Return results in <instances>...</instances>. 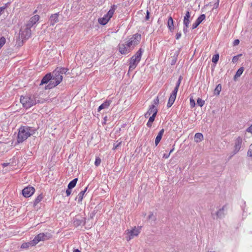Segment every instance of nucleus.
<instances>
[{
	"label": "nucleus",
	"instance_id": "nucleus-8",
	"mask_svg": "<svg viewBox=\"0 0 252 252\" xmlns=\"http://www.w3.org/2000/svg\"><path fill=\"white\" fill-rule=\"evenodd\" d=\"M141 38V35L139 33H135L126 41L130 46L133 49L135 46L138 44Z\"/></svg>",
	"mask_w": 252,
	"mask_h": 252
},
{
	"label": "nucleus",
	"instance_id": "nucleus-47",
	"mask_svg": "<svg viewBox=\"0 0 252 252\" xmlns=\"http://www.w3.org/2000/svg\"><path fill=\"white\" fill-rule=\"evenodd\" d=\"M153 103H154L153 104H154L155 106L156 105H158V103H159V98H158V96L156 98H155L154 99Z\"/></svg>",
	"mask_w": 252,
	"mask_h": 252
},
{
	"label": "nucleus",
	"instance_id": "nucleus-12",
	"mask_svg": "<svg viewBox=\"0 0 252 252\" xmlns=\"http://www.w3.org/2000/svg\"><path fill=\"white\" fill-rule=\"evenodd\" d=\"M35 189L33 187L28 186L22 190V194L25 197L31 196L34 192Z\"/></svg>",
	"mask_w": 252,
	"mask_h": 252
},
{
	"label": "nucleus",
	"instance_id": "nucleus-22",
	"mask_svg": "<svg viewBox=\"0 0 252 252\" xmlns=\"http://www.w3.org/2000/svg\"><path fill=\"white\" fill-rule=\"evenodd\" d=\"M164 132V129H163V128L161 129L158 132L157 137H156L155 143V145L156 146L158 144V143L160 141Z\"/></svg>",
	"mask_w": 252,
	"mask_h": 252
},
{
	"label": "nucleus",
	"instance_id": "nucleus-31",
	"mask_svg": "<svg viewBox=\"0 0 252 252\" xmlns=\"http://www.w3.org/2000/svg\"><path fill=\"white\" fill-rule=\"evenodd\" d=\"M221 90V84H219L216 86V88L215 89L214 94L217 95H219Z\"/></svg>",
	"mask_w": 252,
	"mask_h": 252
},
{
	"label": "nucleus",
	"instance_id": "nucleus-21",
	"mask_svg": "<svg viewBox=\"0 0 252 252\" xmlns=\"http://www.w3.org/2000/svg\"><path fill=\"white\" fill-rule=\"evenodd\" d=\"M111 100H106L98 108L97 111L100 112L102 109L107 108L111 103Z\"/></svg>",
	"mask_w": 252,
	"mask_h": 252
},
{
	"label": "nucleus",
	"instance_id": "nucleus-55",
	"mask_svg": "<svg viewBox=\"0 0 252 252\" xmlns=\"http://www.w3.org/2000/svg\"><path fill=\"white\" fill-rule=\"evenodd\" d=\"M181 36V32H178L176 34V39H179Z\"/></svg>",
	"mask_w": 252,
	"mask_h": 252
},
{
	"label": "nucleus",
	"instance_id": "nucleus-45",
	"mask_svg": "<svg viewBox=\"0 0 252 252\" xmlns=\"http://www.w3.org/2000/svg\"><path fill=\"white\" fill-rule=\"evenodd\" d=\"M190 17V13L189 10L187 11L186 14L184 17L185 19H189Z\"/></svg>",
	"mask_w": 252,
	"mask_h": 252
},
{
	"label": "nucleus",
	"instance_id": "nucleus-15",
	"mask_svg": "<svg viewBox=\"0 0 252 252\" xmlns=\"http://www.w3.org/2000/svg\"><path fill=\"white\" fill-rule=\"evenodd\" d=\"M30 27L27 26L24 31H21V36L23 39H28L31 35V30Z\"/></svg>",
	"mask_w": 252,
	"mask_h": 252
},
{
	"label": "nucleus",
	"instance_id": "nucleus-63",
	"mask_svg": "<svg viewBox=\"0 0 252 252\" xmlns=\"http://www.w3.org/2000/svg\"><path fill=\"white\" fill-rule=\"evenodd\" d=\"M174 148H173L169 152L170 154L174 151Z\"/></svg>",
	"mask_w": 252,
	"mask_h": 252
},
{
	"label": "nucleus",
	"instance_id": "nucleus-19",
	"mask_svg": "<svg viewBox=\"0 0 252 252\" xmlns=\"http://www.w3.org/2000/svg\"><path fill=\"white\" fill-rule=\"evenodd\" d=\"M51 80H52L51 73H47L42 79V80L41 81V83L40 84V85H43L44 84H47L48 82L50 83V82Z\"/></svg>",
	"mask_w": 252,
	"mask_h": 252
},
{
	"label": "nucleus",
	"instance_id": "nucleus-43",
	"mask_svg": "<svg viewBox=\"0 0 252 252\" xmlns=\"http://www.w3.org/2000/svg\"><path fill=\"white\" fill-rule=\"evenodd\" d=\"M100 163H101L100 158L98 157L96 158L95 162H94L95 165L96 166H98L100 164Z\"/></svg>",
	"mask_w": 252,
	"mask_h": 252
},
{
	"label": "nucleus",
	"instance_id": "nucleus-17",
	"mask_svg": "<svg viewBox=\"0 0 252 252\" xmlns=\"http://www.w3.org/2000/svg\"><path fill=\"white\" fill-rule=\"evenodd\" d=\"M206 16L203 14L200 15L196 21L192 24V29H194L196 28L198 25L205 19Z\"/></svg>",
	"mask_w": 252,
	"mask_h": 252
},
{
	"label": "nucleus",
	"instance_id": "nucleus-44",
	"mask_svg": "<svg viewBox=\"0 0 252 252\" xmlns=\"http://www.w3.org/2000/svg\"><path fill=\"white\" fill-rule=\"evenodd\" d=\"M190 23V21L189 19H185L183 20V24L184 26H185L186 27H189V24Z\"/></svg>",
	"mask_w": 252,
	"mask_h": 252
},
{
	"label": "nucleus",
	"instance_id": "nucleus-48",
	"mask_svg": "<svg viewBox=\"0 0 252 252\" xmlns=\"http://www.w3.org/2000/svg\"><path fill=\"white\" fill-rule=\"evenodd\" d=\"M190 104L191 107H192V108L195 106V101L192 98L190 99Z\"/></svg>",
	"mask_w": 252,
	"mask_h": 252
},
{
	"label": "nucleus",
	"instance_id": "nucleus-28",
	"mask_svg": "<svg viewBox=\"0 0 252 252\" xmlns=\"http://www.w3.org/2000/svg\"><path fill=\"white\" fill-rule=\"evenodd\" d=\"M43 198V196L42 193L40 194L36 197L33 202V206H36Z\"/></svg>",
	"mask_w": 252,
	"mask_h": 252
},
{
	"label": "nucleus",
	"instance_id": "nucleus-30",
	"mask_svg": "<svg viewBox=\"0 0 252 252\" xmlns=\"http://www.w3.org/2000/svg\"><path fill=\"white\" fill-rule=\"evenodd\" d=\"M241 209L243 211V215H244V213L247 212V209L246 208V202L242 200L241 202Z\"/></svg>",
	"mask_w": 252,
	"mask_h": 252
},
{
	"label": "nucleus",
	"instance_id": "nucleus-36",
	"mask_svg": "<svg viewBox=\"0 0 252 252\" xmlns=\"http://www.w3.org/2000/svg\"><path fill=\"white\" fill-rule=\"evenodd\" d=\"M179 88V87H178L175 86V88L174 89V90L172 91L170 95L176 98L177 93L178 91Z\"/></svg>",
	"mask_w": 252,
	"mask_h": 252
},
{
	"label": "nucleus",
	"instance_id": "nucleus-51",
	"mask_svg": "<svg viewBox=\"0 0 252 252\" xmlns=\"http://www.w3.org/2000/svg\"><path fill=\"white\" fill-rule=\"evenodd\" d=\"M148 219L149 220H154L155 219L153 213H151V214L149 215Z\"/></svg>",
	"mask_w": 252,
	"mask_h": 252
},
{
	"label": "nucleus",
	"instance_id": "nucleus-9",
	"mask_svg": "<svg viewBox=\"0 0 252 252\" xmlns=\"http://www.w3.org/2000/svg\"><path fill=\"white\" fill-rule=\"evenodd\" d=\"M141 38V35L139 33H135L126 41L130 46L133 49L135 46L138 44Z\"/></svg>",
	"mask_w": 252,
	"mask_h": 252
},
{
	"label": "nucleus",
	"instance_id": "nucleus-58",
	"mask_svg": "<svg viewBox=\"0 0 252 252\" xmlns=\"http://www.w3.org/2000/svg\"><path fill=\"white\" fill-rule=\"evenodd\" d=\"M170 156V153L168 154H164L163 156V158H169Z\"/></svg>",
	"mask_w": 252,
	"mask_h": 252
},
{
	"label": "nucleus",
	"instance_id": "nucleus-18",
	"mask_svg": "<svg viewBox=\"0 0 252 252\" xmlns=\"http://www.w3.org/2000/svg\"><path fill=\"white\" fill-rule=\"evenodd\" d=\"M39 20V16L38 15H35L31 18L29 22L27 24V26L32 28L36 22Z\"/></svg>",
	"mask_w": 252,
	"mask_h": 252
},
{
	"label": "nucleus",
	"instance_id": "nucleus-41",
	"mask_svg": "<svg viewBox=\"0 0 252 252\" xmlns=\"http://www.w3.org/2000/svg\"><path fill=\"white\" fill-rule=\"evenodd\" d=\"M242 55V54H239V55H238L237 56H234L233 57V58H232V62H233V63H236L238 61V60L239 59V58L240 57H241Z\"/></svg>",
	"mask_w": 252,
	"mask_h": 252
},
{
	"label": "nucleus",
	"instance_id": "nucleus-35",
	"mask_svg": "<svg viewBox=\"0 0 252 252\" xmlns=\"http://www.w3.org/2000/svg\"><path fill=\"white\" fill-rule=\"evenodd\" d=\"M219 59V54H216L213 56L212 61L213 63H216Z\"/></svg>",
	"mask_w": 252,
	"mask_h": 252
},
{
	"label": "nucleus",
	"instance_id": "nucleus-20",
	"mask_svg": "<svg viewBox=\"0 0 252 252\" xmlns=\"http://www.w3.org/2000/svg\"><path fill=\"white\" fill-rule=\"evenodd\" d=\"M59 13H55L54 14H52L50 17V24L51 25H54L55 23L58 22L59 21Z\"/></svg>",
	"mask_w": 252,
	"mask_h": 252
},
{
	"label": "nucleus",
	"instance_id": "nucleus-59",
	"mask_svg": "<svg viewBox=\"0 0 252 252\" xmlns=\"http://www.w3.org/2000/svg\"><path fill=\"white\" fill-rule=\"evenodd\" d=\"M249 165L250 168H252V159L249 160Z\"/></svg>",
	"mask_w": 252,
	"mask_h": 252
},
{
	"label": "nucleus",
	"instance_id": "nucleus-14",
	"mask_svg": "<svg viewBox=\"0 0 252 252\" xmlns=\"http://www.w3.org/2000/svg\"><path fill=\"white\" fill-rule=\"evenodd\" d=\"M225 206H223L221 208H220L215 213H212V216L214 219H221L223 218L225 216L224 213Z\"/></svg>",
	"mask_w": 252,
	"mask_h": 252
},
{
	"label": "nucleus",
	"instance_id": "nucleus-7",
	"mask_svg": "<svg viewBox=\"0 0 252 252\" xmlns=\"http://www.w3.org/2000/svg\"><path fill=\"white\" fill-rule=\"evenodd\" d=\"M118 48L119 52L123 55L127 54L133 50L126 41L125 43H120L118 45Z\"/></svg>",
	"mask_w": 252,
	"mask_h": 252
},
{
	"label": "nucleus",
	"instance_id": "nucleus-40",
	"mask_svg": "<svg viewBox=\"0 0 252 252\" xmlns=\"http://www.w3.org/2000/svg\"><path fill=\"white\" fill-rule=\"evenodd\" d=\"M9 4V3L8 2L6 3L4 6L0 7V16L1 15L4 9H5L8 7Z\"/></svg>",
	"mask_w": 252,
	"mask_h": 252
},
{
	"label": "nucleus",
	"instance_id": "nucleus-42",
	"mask_svg": "<svg viewBox=\"0 0 252 252\" xmlns=\"http://www.w3.org/2000/svg\"><path fill=\"white\" fill-rule=\"evenodd\" d=\"M121 143H122L121 141L119 142L118 140L114 144L113 149L114 150L117 149L121 145Z\"/></svg>",
	"mask_w": 252,
	"mask_h": 252
},
{
	"label": "nucleus",
	"instance_id": "nucleus-10",
	"mask_svg": "<svg viewBox=\"0 0 252 252\" xmlns=\"http://www.w3.org/2000/svg\"><path fill=\"white\" fill-rule=\"evenodd\" d=\"M140 228H138L136 227L132 228L130 230H127L128 236L126 237V240L129 241L133 238L134 237L137 236L140 233Z\"/></svg>",
	"mask_w": 252,
	"mask_h": 252
},
{
	"label": "nucleus",
	"instance_id": "nucleus-1",
	"mask_svg": "<svg viewBox=\"0 0 252 252\" xmlns=\"http://www.w3.org/2000/svg\"><path fill=\"white\" fill-rule=\"evenodd\" d=\"M52 79L50 83L45 87V89H51L59 85L63 80V75L56 68L52 75Z\"/></svg>",
	"mask_w": 252,
	"mask_h": 252
},
{
	"label": "nucleus",
	"instance_id": "nucleus-39",
	"mask_svg": "<svg viewBox=\"0 0 252 252\" xmlns=\"http://www.w3.org/2000/svg\"><path fill=\"white\" fill-rule=\"evenodd\" d=\"M205 104V101L202 100V99L200 98H198L197 99V104L200 106V107H202Z\"/></svg>",
	"mask_w": 252,
	"mask_h": 252
},
{
	"label": "nucleus",
	"instance_id": "nucleus-3",
	"mask_svg": "<svg viewBox=\"0 0 252 252\" xmlns=\"http://www.w3.org/2000/svg\"><path fill=\"white\" fill-rule=\"evenodd\" d=\"M31 127H20L17 135V143H22L26 140L32 134L31 133Z\"/></svg>",
	"mask_w": 252,
	"mask_h": 252
},
{
	"label": "nucleus",
	"instance_id": "nucleus-53",
	"mask_svg": "<svg viewBox=\"0 0 252 252\" xmlns=\"http://www.w3.org/2000/svg\"><path fill=\"white\" fill-rule=\"evenodd\" d=\"M248 156L252 157V149H250L248 151Z\"/></svg>",
	"mask_w": 252,
	"mask_h": 252
},
{
	"label": "nucleus",
	"instance_id": "nucleus-26",
	"mask_svg": "<svg viewBox=\"0 0 252 252\" xmlns=\"http://www.w3.org/2000/svg\"><path fill=\"white\" fill-rule=\"evenodd\" d=\"M34 244L32 243V240L29 242L23 243L21 245V248L22 249H27L31 246H34Z\"/></svg>",
	"mask_w": 252,
	"mask_h": 252
},
{
	"label": "nucleus",
	"instance_id": "nucleus-4",
	"mask_svg": "<svg viewBox=\"0 0 252 252\" xmlns=\"http://www.w3.org/2000/svg\"><path fill=\"white\" fill-rule=\"evenodd\" d=\"M20 102L22 104L23 106L26 109L30 108L36 103L35 96L31 95L21 96Z\"/></svg>",
	"mask_w": 252,
	"mask_h": 252
},
{
	"label": "nucleus",
	"instance_id": "nucleus-2",
	"mask_svg": "<svg viewBox=\"0 0 252 252\" xmlns=\"http://www.w3.org/2000/svg\"><path fill=\"white\" fill-rule=\"evenodd\" d=\"M143 50L140 48L129 60V71H132L136 68L140 62Z\"/></svg>",
	"mask_w": 252,
	"mask_h": 252
},
{
	"label": "nucleus",
	"instance_id": "nucleus-33",
	"mask_svg": "<svg viewBox=\"0 0 252 252\" xmlns=\"http://www.w3.org/2000/svg\"><path fill=\"white\" fill-rule=\"evenodd\" d=\"M149 120L147 123V126H151L153 122L155 120L156 116H150Z\"/></svg>",
	"mask_w": 252,
	"mask_h": 252
},
{
	"label": "nucleus",
	"instance_id": "nucleus-37",
	"mask_svg": "<svg viewBox=\"0 0 252 252\" xmlns=\"http://www.w3.org/2000/svg\"><path fill=\"white\" fill-rule=\"evenodd\" d=\"M179 88V87H178L175 86V88L174 89V90L172 91L170 95L176 98L177 93L178 91Z\"/></svg>",
	"mask_w": 252,
	"mask_h": 252
},
{
	"label": "nucleus",
	"instance_id": "nucleus-23",
	"mask_svg": "<svg viewBox=\"0 0 252 252\" xmlns=\"http://www.w3.org/2000/svg\"><path fill=\"white\" fill-rule=\"evenodd\" d=\"M88 187H86L83 190L80 191L76 197L75 200H77L79 203H81L85 193L86 192Z\"/></svg>",
	"mask_w": 252,
	"mask_h": 252
},
{
	"label": "nucleus",
	"instance_id": "nucleus-34",
	"mask_svg": "<svg viewBox=\"0 0 252 252\" xmlns=\"http://www.w3.org/2000/svg\"><path fill=\"white\" fill-rule=\"evenodd\" d=\"M59 72L63 75V74H65L68 71V69L65 67H57Z\"/></svg>",
	"mask_w": 252,
	"mask_h": 252
},
{
	"label": "nucleus",
	"instance_id": "nucleus-62",
	"mask_svg": "<svg viewBox=\"0 0 252 252\" xmlns=\"http://www.w3.org/2000/svg\"><path fill=\"white\" fill-rule=\"evenodd\" d=\"M73 252H81V251L78 249H74Z\"/></svg>",
	"mask_w": 252,
	"mask_h": 252
},
{
	"label": "nucleus",
	"instance_id": "nucleus-6",
	"mask_svg": "<svg viewBox=\"0 0 252 252\" xmlns=\"http://www.w3.org/2000/svg\"><path fill=\"white\" fill-rule=\"evenodd\" d=\"M52 235L49 232L40 233L36 235L32 240V243L35 246L40 241H45L49 240Z\"/></svg>",
	"mask_w": 252,
	"mask_h": 252
},
{
	"label": "nucleus",
	"instance_id": "nucleus-25",
	"mask_svg": "<svg viewBox=\"0 0 252 252\" xmlns=\"http://www.w3.org/2000/svg\"><path fill=\"white\" fill-rule=\"evenodd\" d=\"M203 139V135L201 133H196L194 135V141L196 143L201 142Z\"/></svg>",
	"mask_w": 252,
	"mask_h": 252
},
{
	"label": "nucleus",
	"instance_id": "nucleus-27",
	"mask_svg": "<svg viewBox=\"0 0 252 252\" xmlns=\"http://www.w3.org/2000/svg\"><path fill=\"white\" fill-rule=\"evenodd\" d=\"M78 181L77 178H74L72 181H71L69 184H68L67 187L69 189H73L74 188L77 184V182Z\"/></svg>",
	"mask_w": 252,
	"mask_h": 252
},
{
	"label": "nucleus",
	"instance_id": "nucleus-60",
	"mask_svg": "<svg viewBox=\"0 0 252 252\" xmlns=\"http://www.w3.org/2000/svg\"><path fill=\"white\" fill-rule=\"evenodd\" d=\"M9 164V163H5V162L1 164L2 166L3 167H5L7 166Z\"/></svg>",
	"mask_w": 252,
	"mask_h": 252
},
{
	"label": "nucleus",
	"instance_id": "nucleus-46",
	"mask_svg": "<svg viewBox=\"0 0 252 252\" xmlns=\"http://www.w3.org/2000/svg\"><path fill=\"white\" fill-rule=\"evenodd\" d=\"M182 77L181 76H180L176 83V87H180V84H181V81L182 80Z\"/></svg>",
	"mask_w": 252,
	"mask_h": 252
},
{
	"label": "nucleus",
	"instance_id": "nucleus-57",
	"mask_svg": "<svg viewBox=\"0 0 252 252\" xmlns=\"http://www.w3.org/2000/svg\"><path fill=\"white\" fill-rule=\"evenodd\" d=\"M246 131L252 133V127H248L246 129Z\"/></svg>",
	"mask_w": 252,
	"mask_h": 252
},
{
	"label": "nucleus",
	"instance_id": "nucleus-24",
	"mask_svg": "<svg viewBox=\"0 0 252 252\" xmlns=\"http://www.w3.org/2000/svg\"><path fill=\"white\" fill-rule=\"evenodd\" d=\"M167 27L169 30L171 32L174 30V21L173 18L171 16L168 17Z\"/></svg>",
	"mask_w": 252,
	"mask_h": 252
},
{
	"label": "nucleus",
	"instance_id": "nucleus-52",
	"mask_svg": "<svg viewBox=\"0 0 252 252\" xmlns=\"http://www.w3.org/2000/svg\"><path fill=\"white\" fill-rule=\"evenodd\" d=\"M240 41L239 39H235L233 43V46H236L239 44Z\"/></svg>",
	"mask_w": 252,
	"mask_h": 252
},
{
	"label": "nucleus",
	"instance_id": "nucleus-29",
	"mask_svg": "<svg viewBox=\"0 0 252 252\" xmlns=\"http://www.w3.org/2000/svg\"><path fill=\"white\" fill-rule=\"evenodd\" d=\"M175 99H176V97L170 95L169 97V98L168 99V103L167 104V107L168 108L170 107L174 103V102L175 100Z\"/></svg>",
	"mask_w": 252,
	"mask_h": 252
},
{
	"label": "nucleus",
	"instance_id": "nucleus-16",
	"mask_svg": "<svg viewBox=\"0 0 252 252\" xmlns=\"http://www.w3.org/2000/svg\"><path fill=\"white\" fill-rule=\"evenodd\" d=\"M73 225L75 227H78L80 225H84L86 223V218H82L80 219L77 218H75L73 220Z\"/></svg>",
	"mask_w": 252,
	"mask_h": 252
},
{
	"label": "nucleus",
	"instance_id": "nucleus-54",
	"mask_svg": "<svg viewBox=\"0 0 252 252\" xmlns=\"http://www.w3.org/2000/svg\"><path fill=\"white\" fill-rule=\"evenodd\" d=\"M189 27H186L185 26H184V28H183V32H184V33H187L188 32V28Z\"/></svg>",
	"mask_w": 252,
	"mask_h": 252
},
{
	"label": "nucleus",
	"instance_id": "nucleus-64",
	"mask_svg": "<svg viewBox=\"0 0 252 252\" xmlns=\"http://www.w3.org/2000/svg\"><path fill=\"white\" fill-rule=\"evenodd\" d=\"M251 126H252V124L251 125Z\"/></svg>",
	"mask_w": 252,
	"mask_h": 252
},
{
	"label": "nucleus",
	"instance_id": "nucleus-5",
	"mask_svg": "<svg viewBox=\"0 0 252 252\" xmlns=\"http://www.w3.org/2000/svg\"><path fill=\"white\" fill-rule=\"evenodd\" d=\"M117 8V6L116 5L113 4L111 5L110 9L108 11V12L105 14L103 17L100 18L98 19V23L100 25H105L112 17Z\"/></svg>",
	"mask_w": 252,
	"mask_h": 252
},
{
	"label": "nucleus",
	"instance_id": "nucleus-56",
	"mask_svg": "<svg viewBox=\"0 0 252 252\" xmlns=\"http://www.w3.org/2000/svg\"><path fill=\"white\" fill-rule=\"evenodd\" d=\"M150 12L148 11H147V14L145 17V19L146 20H149V19Z\"/></svg>",
	"mask_w": 252,
	"mask_h": 252
},
{
	"label": "nucleus",
	"instance_id": "nucleus-49",
	"mask_svg": "<svg viewBox=\"0 0 252 252\" xmlns=\"http://www.w3.org/2000/svg\"><path fill=\"white\" fill-rule=\"evenodd\" d=\"M65 192L66 196H69L71 193V189H69L67 187V189H66Z\"/></svg>",
	"mask_w": 252,
	"mask_h": 252
},
{
	"label": "nucleus",
	"instance_id": "nucleus-11",
	"mask_svg": "<svg viewBox=\"0 0 252 252\" xmlns=\"http://www.w3.org/2000/svg\"><path fill=\"white\" fill-rule=\"evenodd\" d=\"M158 113V108L154 104L149 106L147 112L145 114V118H148L150 116H156Z\"/></svg>",
	"mask_w": 252,
	"mask_h": 252
},
{
	"label": "nucleus",
	"instance_id": "nucleus-32",
	"mask_svg": "<svg viewBox=\"0 0 252 252\" xmlns=\"http://www.w3.org/2000/svg\"><path fill=\"white\" fill-rule=\"evenodd\" d=\"M244 70V69L243 67H241L240 68H239L238 70L237 71L234 77L237 78V77H240L243 73Z\"/></svg>",
	"mask_w": 252,
	"mask_h": 252
},
{
	"label": "nucleus",
	"instance_id": "nucleus-50",
	"mask_svg": "<svg viewBox=\"0 0 252 252\" xmlns=\"http://www.w3.org/2000/svg\"><path fill=\"white\" fill-rule=\"evenodd\" d=\"M220 0H217V1L214 4L213 9L217 8L219 7Z\"/></svg>",
	"mask_w": 252,
	"mask_h": 252
},
{
	"label": "nucleus",
	"instance_id": "nucleus-38",
	"mask_svg": "<svg viewBox=\"0 0 252 252\" xmlns=\"http://www.w3.org/2000/svg\"><path fill=\"white\" fill-rule=\"evenodd\" d=\"M6 42V39L4 37L1 36L0 38V49L5 44Z\"/></svg>",
	"mask_w": 252,
	"mask_h": 252
},
{
	"label": "nucleus",
	"instance_id": "nucleus-61",
	"mask_svg": "<svg viewBox=\"0 0 252 252\" xmlns=\"http://www.w3.org/2000/svg\"><path fill=\"white\" fill-rule=\"evenodd\" d=\"M106 120H107V117H105L104 118V121L102 123V125H106V124H107L106 123Z\"/></svg>",
	"mask_w": 252,
	"mask_h": 252
},
{
	"label": "nucleus",
	"instance_id": "nucleus-13",
	"mask_svg": "<svg viewBox=\"0 0 252 252\" xmlns=\"http://www.w3.org/2000/svg\"><path fill=\"white\" fill-rule=\"evenodd\" d=\"M242 143V139L240 137H238L235 142V145H234V150L233 151V153L232 156H231L229 158V159H230L231 157L234 156V155L236 154L240 150L241 147V145Z\"/></svg>",
	"mask_w": 252,
	"mask_h": 252
}]
</instances>
